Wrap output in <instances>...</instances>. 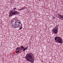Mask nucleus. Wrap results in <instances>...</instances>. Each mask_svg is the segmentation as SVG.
I'll return each instance as SVG.
<instances>
[{
  "instance_id": "9d476101",
  "label": "nucleus",
  "mask_w": 63,
  "mask_h": 63,
  "mask_svg": "<svg viewBox=\"0 0 63 63\" xmlns=\"http://www.w3.org/2000/svg\"><path fill=\"white\" fill-rule=\"evenodd\" d=\"M16 19H15V18H14V19H12V21L13 22H16Z\"/></svg>"
},
{
  "instance_id": "dca6fc26",
  "label": "nucleus",
  "mask_w": 63,
  "mask_h": 63,
  "mask_svg": "<svg viewBox=\"0 0 63 63\" xmlns=\"http://www.w3.org/2000/svg\"><path fill=\"white\" fill-rule=\"evenodd\" d=\"M13 10H16V8H13Z\"/></svg>"
},
{
  "instance_id": "f8f14e48",
  "label": "nucleus",
  "mask_w": 63,
  "mask_h": 63,
  "mask_svg": "<svg viewBox=\"0 0 63 63\" xmlns=\"http://www.w3.org/2000/svg\"><path fill=\"white\" fill-rule=\"evenodd\" d=\"M20 48L19 47H18L17 48H16V50H18V49H20Z\"/></svg>"
},
{
  "instance_id": "20e7f679",
  "label": "nucleus",
  "mask_w": 63,
  "mask_h": 63,
  "mask_svg": "<svg viewBox=\"0 0 63 63\" xmlns=\"http://www.w3.org/2000/svg\"><path fill=\"white\" fill-rule=\"evenodd\" d=\"M57 41L58 43H60L62 44V43H63L62 41V39L60 37H57Z\"/></svg>"
},
{
  "instance_id": "423d86ee",
  "label": "nucleus",
  "mask_w": 63,
  "mask_h": 63,
  "mask_svg": "<svg viewBox=\"0 0 63 63\" xmlns=\"http://www.w3.org/2000/svg\"><path fill=\"white\" fill-rule=\"evenodd\" d=\"M14 12V11L13 10L12 12L13 15H16V14H18V13L17 11H15Z\"/></svg>"
},
{
  "instance_id": "ddd939ff",
  "label": "nucleus",
  "mask_w": 63,
  "mask_h": 63,
  "mask_svg": "<svg viewBox=\"0 0 63 63\" xmlns=\"http://www.w3.org/2000/svg\"><path fill=\"white\" fill-rule=\"evenodd\" d=\"M23 9H24V8H21V9H20V11H21L22 10H23Z\"/></svg>"
},
{
  "instance_id": "9b49d317",
  "label": "nucleus",
  "mask_w": 63,
  "mask_h": 63,
  "mask_svg": "<svg viewBox=\"0 0 63 63\" xmlns=\"http://www.w3.org/2000/svg\"><path fill=\"white\" fill-rule=\"evenodd\" d=\"M57 37H59L57 36L56 37H55L54 38V39L55 41H56V40H57Z\"/></svg>"
},
{
  "instance_id": "6e6552de",
  "label": "nucleus",
  "mask_w": 63,
  "mask_h": 63,
  "mask_svg": "<svg viewBox=\"0 0 63 63\" xmlns=\"http://www.w3.org/2000/svg\"><path fill=\"white\" fill-rule=\"evenodd\" d=\"M13 16V13H12V12L10 13L9 16H10V17H11V16Z\"/></svg>"
},
{
  "instance_id": "f3484780",
  "label": "nucleus",
  "mask_w": 63,
  "mask_h": 63,
  "mask_svg": "<svg viewBox=\"0 0 63 63\" xmlns=\"http://www.w3.org/2000/svg\"><path fill=\"white\" fill-rule=\"evenodd\" d=\"M52 17L53 19H54L55 18V17Z\"/></svg>"
},
{
  "instance_id": "f257e3e1",
  "label": "nucleus",
  "mask_w": 63,
  "mask_h": 63,
  "mask_svg": "<svg viewBox=\"0 0 63 63\" xmlns=\"http://www.w3.org/2000/svg\"><path fill=\"white\" fill-rule=\"evenodd\" d=\"M33 54L32 53H30L29 54H27L25 57V58L27 61H29L30 62H31V59H33Z\"/></svg>"
},
{
  "instance_id": "4468645a",
  "label": "nucleus",
  "mask_w": 63,
  "mask_h": 63,
  "mask_svg": "<svg viewBox=\"0 0 63 63\" xmlns=\"http://www.w3.org/2000/svg\"><path fill=\"white\" fill-rule=\"evenodd\" d=\"M19 52V51L18 50L16 51V53H18V52Z\"/></svg>"
},
{
  "instance_id": "2eb2a0df",
  "label": "nucleus",
  "mask_w": 63,
  "mask_h": 63,
  "mask_svg": "<svg viewBox=\"0 0 63 63\" xmlns=\"http://www.w3.org/2000/svg\"><path fill=\"white\" fill-rule=\"evenodd\" d=\"M15 20H16V22L17 21H18V20L17 18L15 19Z\"/></svg>"
},
{
  "instance_id": "f03ea898",
  "label": "nucleus",
  "mask_w": 63,
  "mask_h": 63,
  "mask_svg": "<svg viewBox=\"0 0 63 63\" xmlns=\"http://www.w3.org/2000/svg\"><path fill=\"white\" fill-rule=\"evenodd\" d=\"M15 25L16 28H19V29H21L22 28V27L21 26L22 24L19 21H17L15 23Z\"/></svg>"
},
{
  "instance_id": "39448f33",
  "label": "nucleus",
  "mask_w": 63,
  "mask_h": 63,
  "mask_svg": "<svg viewBox=\"0 0 63 63\" xmlns=\"http://www.w3.org/2000/svg\"><path fill=\"white\" fill-rule=\"evenodd\" d=\"M21 48H21L22 49H23V52L25 51L27 48H28V47H26L24 48V47L23 46H20Z\"/></svg>"
},
{
  "instance_id": "7ed1b4c3",
  "label": "nucleus",
  "mask_w": 63,
  "mask_h": 63,
  "mask_svg": "<svg viewBox=\"0 0 63 63\" xmlns=\"http://www.w3.org/2000/svg\"><path fill=\"white\" fill-rule=\"evenodd\" d=\"M58 27L56 26L52 29V33L55 34H57L58 33Z\"/></svg>"
},
{
  "instance_id": "0eeeda50",
  "label": "nucleus",
  "mask_w": 63,
  "mask_h": 63,
  "mask_svg": "<svg viewBox=\"0 0 63 63\" xmlns=\"http://www.w3.org/2000/svg\"><path fill=\"white\" fill-rule=\"evenodd\" d=\"M58 16L62 18H63V16L62 15H60V14L58 15Z\"/></svg>"
},
{
  "instance_id": "1a4fd4ad",
  "label": "nucleus",
  "mask_w": 63,
  "mask_h": 63,
  "mask_svg": "<svg viewBox=\"0 0 63 63\" xmlns=\"http://www.w3.org/2000/svg\"><path fill=\"white\" fill-rule=\"evenodd\" d=\"M11 26L12 27H13V28H15V27H16L15 24V25H14V24H11Z\"/></svg>"
},
{
  "instance_id": "a211bd4d",
  "label": "nucleus",
  "mask_w": 63,
  "mask_h": 63,
  "mask_svg": "<svg viewBox=\"0 0 63 63\" xmlns=\"http://www.w3.org/2000/svg\"><path fill=\"white\" fill-rule=\"evenodd\" d=\"M18 10V11H20V9Z\"/></svg>"
}]
</instances>
